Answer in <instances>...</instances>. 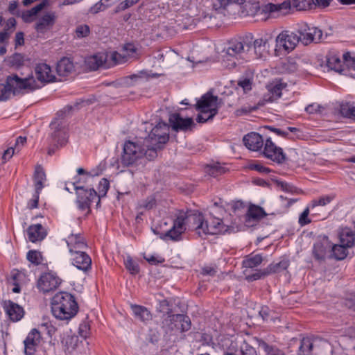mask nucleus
<instances>
[{"mask_svg":"<svg viewBox=\"0 0 355 355\" xmlns=\"http://www.w3.org/2000/svg\"><path fill=\"white\" fill-rule=\"evenodd\" d=\"M187 228L194 231L200 237L221 234L227 230V226L223 220L211 214L205 216L201 213L188 214L180 211L173 226L165 232L163 238L177 241Z\"/></svg>","mask_w":355,"mask_h":355,"instance_id":"nucleus-1","label":"nucleus"},{"mask_svg":"<svg viewBox=\"0 0 355 355\" xmlns=\"http://www.w3.org/2000/svg\"><path fill=\"white\" fill-rule=\"evenodd\" d=\"M78 306L74 297L67 292L55 294L51 300L53 315L60 320H69L78 312Z\"/></svg>","mask_w":355,"mask_h":355,"instance_id":"nucleus-2","label":"nucleus"},{"mask_svg":"<svg viewBox=\"0 0 355 355\" xmlns=\"http://www.w3.org/2000/svg\"><path fill=\"white\" fill-rule=\"evenodd\" d=\"M252 44L243 38L230 40L223 51V62L227 68L234 67L240 59H245Z\"/></svg>","mask_w":355,"mask_h":355,"instance_id":"nucleus-3","label":"nucleus"},{"mask_svg":"<svg viewBox=\"0 0 355 355\" xmlns=\"http://www.w3.org/2000/svg\"><path fill=\"white\" fill-rule=\"evenodd\" d=\"M169 139V127L159 122L150 131L148 137L143 139V144L148 148V155L150 158L157 156V150L163 148Z\"/></svg>","mask_w":355,"mask_h":355,"instance_id":"nucleus-4","label":"nucleus"},{"mask_svg":"<svg viewBox=\"0 0 355 355\" xmlns=\"http://www.w3.org/2000/svg\"><path fill=\"white\" fill-rule=\"evenodd\" d=\"M148 148H146L143 144V139L135 142L127 141L125 142L123 148V154L121 158V164L124 166H133L137 164V162L146 157L151 160L148 155Z\"/></svg>","mask_w":355,"mask_h":355,"instance_id":"nucleus-5","label":"nucleus"},{"mask_svg":"<svg viewBox=\"0 0 355 355\" xmlns=\"http://www.w3.org/2000/svg\"><path fill=\"white\" fill-rule=\"evenodd\" d=\"M349 51H340L336 49H330L325 58V64H321V67L327 68V71H334L335 72L343 73L345 69L346 63H349L347 58L349 55ZM349 62H352L349 60Z\"/></svg>","mask_w":355,"mask_h":355,"instance_id":"nucleus-6","label":"nucleus"},{"mask_svg":"<svg viewBox=\"0 0 355 355\" xmlns=\"http://www.w3.org/2000/svg\"><path fill=\"white\" fill-rule=\"evenodd\" d=\"M7 84L13 95L23 94L39 88L33 76L20 78L17 74H12L7 77Z\"/></svg>","mask_w":355,"mask_h":355,"instance_id":"nucleus-7","label":"nucleus"},{"mask_svg":"<svg viewBox=\"0 0 355 355\" xmlns=\"http://www.w3.org/2000/svg\"><path fill=\"white\" fill-rule=\"evenodd\" d=\"M76 193V204L80 210L90 211V207L93 202H96V206L100 204V196L93 188H85L83 185H76L75 183Z\"/></svg>","mask_w":355,"mask_h":355,"instance_id":"nucleus-8","label":"nucleus"},{"mask_svg":"<svg viewBox=\"0 0 355 355\" xmlns=\"http://www.w3.org/2000/svg\"><path fill=\"white\" fill-rule=\"evenodd\" d=\"M329 343L325 340H312L304 338L299 347V355H324V350H329Z\"/></svg>","mask_w":355,"mask_h":355,"instance_id":"nucleus-9","label":"nucleus"},{"mask_svg":"<svg viewBox=\"0 0 355 355\" xmlns=\"http://www.w3.org/2000/svg\"><path fill=\"white\" fill-rule=\"evenodd\" d=\"M162 324L171 330L177 329L181 332L187 331L191 326L189 317L183 314L168 315L164 318Z\"/></svg>","mask_w":355,"mask_h":355,"instance_id":"nucleus-10","label":"nucleus"},{"mask_svg":"<svg viewBox=\"0 0 355 355\" xmlns=\"http://www.w3.org/2000/svg\"><path fill=\"white\" fill-rule=\"evenodd\" d=\"M300 37V42L307 45L312 42H318L322 40V31L316 27H310L304 25L296 33Z\"/></svg>","mask_w":355,"mask_h":355,"instance_id":"nucleus-11","label":"nucleus"},{"mask_svg":"<svg viewBox=\"0 0 355 355\" xmlns=\"http://www.w3.org/2000/svg\"><path fill=\"white\" fill-rule=\"evenodd\" d=\"M51 130L53 131L51 134V143L57 146H62L67 142V131L61 120L55 119L50 125Z\"/></svg>","mask_w":355,"mask_h":355,"instance_id":"nucleus-12","label":"nucleus"},{"mask_svg":"<svg viewBox=\"0 0 355 355\" xmlns=\"http://www.w3.org/2000/svg\"><path fill=\"white\" fill-rule=\"evenodd\" d=\"M60 279L52 272H46L40 276L37 281V288L44 293H49L58 288Z\"/></svg>","mask_w":355,"mask_h":355,"instance_id":"nucleus-13","label":"nucleus"},{"mask_svg":"<svg viewBox=\"0 0 355 355\" xmlns=\"http://www.w3.org/2000/svg\"><path fill=\"white\" fill-rule=\"evenodd\" d=\"M300 42V37L295 32L288 31H282L276 38V45L286 51H292Z\"/></svg>","mask_w":355,"mask_h":355,"instance_id":"nucleus-14","label":"nucleus"},{"mask_svg":"<svg viewBox=\"0 0 355 355\" xmlns=\"http://www.w3.org/2000/svg\"><path fill=\"white\" fill-rule=\"evenodd\" d=\"M263 155L266 157L278 164H282L286 160V155L282 148L277 146L270 138L266 140Z\"/></svg>","mask_w":355,"mask_h":355,"instance_id":"nucleus-15","label":"nucleus"},{"mask_svg":"<svg viewBox=\"0 0 355 355\" xmlns=\"http://www.w3.org/2000/svg\"><path fill=\"white\" fill-rule=\"evenodd\" d=\"M137 48L132 43H128L125 44L122 49L123 53H118L114 51L110 55V60L112 62V64L116 65L125 63L130 58L137 57Z\"/></svg>","mask_w":355,"mask_h":355,"instance_id":"nucleus-16","label":"nucleus"},{"mask_svg":"<svg viewBox=\"0 0 355 355\" xmlns=\"http://www.w3.org/2000/svg\"><path fill=\"white\" fill-rule=\"evenodd\" d=\"M220 106L221 103L218 96H214L210 92L202 95L195 105L196 110H211L212 109H215L217 112Z\"/></svg>","mask_w":355,"mask_h":355,"instance_id":"nucleus-17","label":"nucleus"},{"mask_svg":"<svg viewBox=\"0 0 355 355\" xmlns=\"http://www.w3.org/2000/svg\"><path fill=\"white\" fill-rule=\"evenodd\" d=\"M2 306L10 320L17 322L24 317V309L19 304L10 300H8L3 301Z\"/></svg>","mask_w":355,"mask_h":355,"instance_id":"nucleus-18","label":"nucleus"},{"mask_svg":"<svg viewBox=\"0 0 355 355\" xmlns=\"http://www.w3.org/2000/svg\"><path fill=\"white\" fill-rule=\"evenodd\" d=\"M65 241L70 254L83 251L87 248L85 240L80 234H71Z\"/></svg>","mask_w":355,"mask_h":355,"instance_id":"nucleus-19","label":"nucleus"},{"mask_svg":"<svg viewBox=\"0 0 355 355\" xmlns=\"http://www.w3.org/2000/svg\"><path fill=\"white\" fill-rule=\"evenodd\" d=\"M71 257L72 264L78 270L87 272L91 268L92 259L84 251L71 254Z\"/></svg>","mask_w":355,"mask_h":355,"instance_id":"nucleus-20","label":"nucleus"},{"mask_svg":"<svg viewBox=\"0 0 355 355\" xmlns=\"http://www.w3.org/2000/svg\"><path fill=\"white\" fill-rule=\"evenodd\" d=\"M41 334L37 329H33L28 334L24 341V352L26 355H32L36 346H37L41 340Z\"/></svg>","mask_w":355,"mask_h":355,"instance_id":"nucleus-21","label":"nucleus"},{"mask_svg":"<svg viewBox=\"0 0 355 355\" xmlns=\"http://www.w3.org/2000/svg\"><path fill=\"white\" fill-rule=\"evenodd\" d=\"M35 75L41 83H51L55 80V76L51 67L45 63H40L35 67Z\"/></svg>","mask_w":355,"mask_h":355,"instance_id":"nucleus-22","label":"nucleus"},{"mask_svg":"<svg viewBox=\"0 0 355 355\" xmlns=\"http://www.w3.org/2000/svg\"><path fill=\"white\" fill-rule=\"evenodd\" d=\"M169 122L173 129L177 131H186L193 125V121L191 118H182L178 113L171 114Z\"/></svg>","mask_w":355,"mask_h":355,"instance_id":"nucleus-23","label":"nucleus"},{"mask_svg":"<svg viewBox=\"0 0 355 355\" xmlns=\"http://www.w3.org/2000/svg\"><path fill=\"white\" fill-rule=\"evenodd\" d=\"M244 145L250 150L257 151L263 146L262 137L257 132H250L244 136L243 139Z\"/></svg>","mask_w":355,"mask_h":355,"instance_id":"nucleus-24","label":"nucleus"},{"mask_svg":"<svg viewBox=\"0 0 355 355\" xmlns=\"http://www.w3.org/2000/svg\"><path fill=\"white\" fill-rule=\"evenodd\" d=\"M108 55L105 53H98L87 58L85 63L90 70H96L99 67L107 68L110 64L107 63Z\"/></svg>","mask_w":355,"mask_h":355,"instance_id":"nucleus-25","label":"nucleus"},{"mask_svg":"<svg viewBox=\"0 0 355 355\" xmlns=\"http://www.w3.org/2000/svg\"><path fill=\"white\" fill-rule=\"evenodd\" d=\"M56 16L54 12L44 14L35 24V30L39 33H44L54 25Z\"/></svg>","mask_w":355,"mask_h":355,"instance_id":"nucleus-26","label":"nucleus"},{"mask_svg":"<svg viewBox=\"0 0 355 355\" xmlns=\"http://www.w3.org/2000/svg\"><path fill=\"white\" fill-rule=\"evenodd\" d=\"M331 243L327 239L316 242L313 248V254L315 259L323 261L329 257Z\"/></svg>","mask_w":355,"mask_h":355,"instance_id":"nucleus-27","label":"nucleus"},{"mask_svg":"<svg viewBox=\"0 0 355 355\" xmlns=\"http://www.w3.org/2000/svg\"><path fill=\"white\" fill-rule=\"evenodd\" d=\"M291 8V3L290 1L286 0L279 4H274L272 3H267L262 6L261 12L271 16L275 12H282L285 14Z\"/></svg>","mask_w":355,"mask_h":355,"instance_id":"nucleus-28","label":"nucleus"},{"mask_svg":"<svg viewBox=\"0 0 355 355\" xmlns=\"http://www.w3.org/2000/svg\"><path fill=\"white\" fill-rule=\"evenodd\" d=\"M78 175L75 178V181L73 182V185L75 187V183L76 185H82V183H87L94 177L98 176L101 174V171L96 168L92 169L91 171H87L83 168H78L77 169Z\"/></svg>","mask_w":355,"mask_h":355,"instance_id":"nucleus-29","label":"nucleus"},{"mask_svg":"<svg viewBox=\"0 0 355 355\" xmlns=\"http://www.w3.org/2000/svg\"><path fill=\"white\" fill-rule=\"evenodd\" d=\"M28 240L35 243L43 240L46 236V231L41 224L32 225L27 229Z\"/></svg>","mask_w":355,"mask_h":355,"instance_id":"nucleus-30","label":"nucleus"},{"mask_svg":"<svg viewBox=\"0 0 355 355\" xmlns=\"http://www.w3.org/2000/svg\"><path fill=\"white\" fill-rule=\"evenodd\" d=\"M130 308L135 318L139 321L144 323H147L152 320V314L146 307L131 304Z\"/></svg>","mask_w":355,"mask_h":355,"instance_id":"nucleus-31","label":"nucleus"},{"mask_svg":"<svg viewBox=\"0 0 355 355\" xmlns=\"http://www.w3.org/2000/svg\"><path fill=\"white\" fill-rule=\"evenodd\" d=\"M80 343L78 336L76 335H66L62 340L64 352L69 354L73 352Z\"/></svg>","mask_w":355,"mask_h":355,"instance_id":"nucleus-32","label":"nucleus"},{"mask_svg":"<svg viewBox=\"0 0 355 355\" xmlns=\"http://www.w3.org/2000/svg\"><path fill=\"white\" fill-rule=\"evenodd\" d=\"M340 243L352 248L355 242V232L349 227L342 228L339 232Z\"/></svg>","mask_w":355,"mask_h":355,"instance_id":"nucleus-33","label":"nucleus"},{"mask_svg":"<svg viewBox=\"0 0 355 355\" xmlns=\"http://www.w3.org/2000/svg\"><path fill=\"white\" fill-rule=\"evenodd\" d=\"M26 279V275L22 271L15 269L11 272L10 283L14 285L12 289L13 293H18L20 292V286L25 282Z\"/></svg>","mask_w":355,"mask_h":355,"instance_id":"nucleus-34","label":"nucleus"},{"mask_svg":"<svg viewBox=\"0 0 355 355\" xmlns=\"http://www.w3.org/2000/svg\"><path fill=\"white\" fill-rule=\"evenodd\" d=\"M74 66L68 58H62L57 64L56 71L59 76H66L73 70Z\"/></svg>","mask_w":355,"mask_h":355,"instance_id":"nucleus-35","label":"nucleus"},{"mask_svg":"<svg viewBox=\"0 0 355 355\" xmlns=\"http://www.w3.org/2000/svg\"><path fill=\"white\" fill-rule=\"evenodd\" d=\"M349 248V247H347L345 245L342 243L340 245L335 244L333 245L331 244L329 257L334 258L337 260H343L347 257V249Z\"/></svg>","mask_w":355,"mask_h":355,"instance_id":"nucleus-36","label":"nucleus"},{"mask_svg":"<svg viewBox=\"0 0 355 355\" xmlns=\"http://www.w3.org/2000/svg\"><path fill=\"white\" fill-rule=\"evenodd\" d=\"M266 216L263 209L259 206L252 205L249 207L246 217L248 220L252 219L253 220H260Z\"/></svg>","mask_w":355,"mask_h":355,"instance_id":"nucleus-37","label":"nucleus"},{"mask_svg":"<svg viewBox=\"0 0 355 355\" xmlns=\"http://www.w3.org/2000/svg\"><path fill=\"white\" fill-rule=\"evenodd\" d=\"M44 6L45 3L42 2L35 6V7H33V8H31V10L24 11L21 15L23 20L26 23L33 21L35 17L37 15L39 12H40L44 8Z\"/></svg>","mask_w":355,"mask_h":355,"instance_id":"nucleus-38","label":"nucleus"},{"mask_svg":"<svg viewBox=\"0 0 355 355\" xmlns=\"http://www.w3.org/2000/svg\"><path fill=\"white\" fill-rule=\"evenodd\" d=\"M286 87V84L281 82H275L268 86V92L271 94L270 100L273 101L282 96V91Z\"/></svg>","mask_w":355,"mask_h":355,"instance_id":"nucleus-39","label":"nucleus"},{"mask_svg":"<svg viewBox=\"0 0 355 355\" xmlns=\"http://www.w3.org/2000/svg\"><path fill=\"white\" fill-rule=\"evenodd\" d=\"M263 261L260 254L248 256L243 261V266L245 268H253L259 266Z\"/></svg>","mask_w":355,"mask_h":355,"instance_id":"nucleus-40","label":"nucleus"},{"mask_svg":"<svg viewBox=\"0 0 355 355\" xmlns=\"http://www.w3.org/2000/svg\"><path fill=\"white\" fill-rule=\"evenodd\" d=\"M199 114L197 116L196 121L198 123H205L209 120H211L218 113L215 109L211 110H198Z\"/></svg>","mask_w":355,"mask_h":355,"instance_id":"nucleus-41","label":"nucleus"},{"mask_svg":"<svg viewBox=\"0 0 355 355\" xmlns=\"http://www.w3.org/2000/svg\"><path fill=\"white\" fill-rule=\"evenodd\" d=\"M27 260L35 266L42 264L44 259L42 253L36 250H31L26 254Z\"/></svg>","mask_w":355,"mask_h":355,"instance_id":"nucleus-42","label":"nucleus"},{"mask_svg":"<svg viewBox=\"0 0 355 355\" xmlns=\"http://www.w3.org/2000/svg\"><path fill=\"white\" fill-rule=\"evenodd\" d=\"M259 346L264 351L266 355H285L283 351L275 346L269 345L264 341H261Z\"/></svg>","mask_w":355,"mask_h":355,"instance_id":"nucleus-43","label":"nucleus"},{"mask_svg":"<svg viewBox=\"0 0 355 355\" xmlns=\"http://www.w3.org/2000/svg\"><path fill=\"white\" fill-rule=\"evenodd\" d=\"M352 60V62H349L350 63H346L345 66V71L343 73L344 75L351 76L355 78V54L349 53L347 60Z\"/></svg>","mask_w":355,"mask_h":355,"instance_id":"nucleus-44","label":"nucleus"},{"mask_svg":"<svg viewBox=\"0 0 355 355\" xmlns=\"http://www.w3.org/2000/svg\"><path fill=\"white\" fill-rule=\"evenodd\" d=\"M340 112L344 117L355 119V106L349 103L341 104Z\"/></svg>","mask_w":355,"mask_h":355,"instance_id":"nucleus-45","label":"nucleus"},{"mask_svg":"<svg viewBox=\"0 0 355 355\" xmlns=\"http://www.w3.org/2000/svg\"><path fill=\"white\" fill-rule=\"evenodd\" d=\"M313 0H293V6L298 10L311 9L313 7Z\"/></svg>","mask_w":355,"mask_h":355,"instance_id":"nucleus-46","label":"nucleus"},{"mask_svg":"<svg viewBox=\"0 0 355 355\" xmlns=\"http://www.w3.org/2000/svg\"><path fill=\"white\" fill-rule=\"evenodd\" d=\"M124 265L126 269L132 275H136L139 272V267L130 256H128L124 260Z\"/></svg>","mask_w":355,"mask_h":355,"instance_id":"nucleus-47","label":"nucleus"},{"mask_svg":"<svg viewBox=\"0 0 355 355\" xmlns=\"http://www.w3.org/2000/svg\"><path fill=\"white\" fill-rule=\"evenodd\" d=\"M15 26L16 20L15 18L10 17L6 21L3 30L1 33H5L7 35V41L10 38L11 34L15 31Z\"/></svg>","mask_w":355,"mask_h":355,"instance_id":"nucleus-48","label":"nucleus"},{"mask_svg":"<svg viewBox=\"0 0 355 355\" xmlns=\"http://www.w3.org/2000/svg\"><path fill=\"white\" fill-rule=\"evenodd\" d=\"M332 200L333 197L330 196H324L319 198L318 199L313 200L309 205L312 207V209H313L317 206L327 205V204L330 203Z\"/></svg>","mask_w":355,"mask_h":355,"instance_id":"nucleus-49","label":"nucleus"},{"mask_svg":"<svg viewBox=\"0 0 355 355\" xmlns=\"http://www.w3.org/2000/svg\"><path fill=\"white\" fill-rule=\"evenodd\" d=\"M248 168L250 170L257 171L260 173L268 174L271 172V169L263 166L259 162H254L248 164Z\"/></svg>","mask_w":355,"mask_h":355,"instance_id":"nucleus-50","label":"nucleus"},{"mask_svg":"<svg viewBox=\"0 0 355 355\" xmlns=\"http://www.w3.org/2000/svg\"><path fill=\"white\" fill-rule=\"evenodd\" d=\"M225 172V167L220 166L219 164L209 166L207 168V173L209 175L214 178L223 174Z\"/></svg>","mask_w":355,"mask_h":355,"instance_id":"nucleus-51","label":"nucleus"},{"mask_svg":"<svg viewBox=\"0 0 355 355\" xmlns=\"http://www.w3.org/2000/svg\"><path fill=\"white\" fill-rule=\"evenodd\" d=\"M311 210H313L312 207L309 205L300 214L298 222L301 226H304L311 223V220L308 217Z\"/></svg>","mask_w":355,"mask_h":355,"instance_id":"nucleus-52","label":"nucleus"},{"mask_svg":"<svg viewBox=\"0 0 355 355\" xmlns=\"http://www.w3.org/2000/svg\"><path fill=\"white\" fill-rule=\"evenodd\" d=\"M240 351L242 355H257L256 349L245 341L241 345Z\"/></svg>","mask_w":355,"mask_h":355,"instance_id":"nucleus-53","label":"nucleus"},{"mask_svg":"<svg viewBox=\"0 0 355 355\" xmlns=\"http://www.w3.org/2000/svg\"><path fill=\"white\" fill-rule=\"evenodd\" d=\"M90 32L89 26L86 24L78 25L76 28V36L78 38H83L87 37Z\"/></svg>","mask_w":355,"mask_h":355,"instance_id":"nucleus-54","label":"nucleus"},{"mask_svg":"<svg viewBox=\"0 0 355 355\" xmlns=\"http://www.w3.org/2000/svg\"><path fill=\"white\" fill-rule=\"evenodd\" d=\"M11 94V90L7 84V81L6 82V84H0V101L7 100L10 98Z\"/></svg>","mask_w":355,"mask_h":355,"instance_id":"nucleus-55","label":"nucleus"},{"mask_svg":"<svg viewBox=\"0 0 355 355\" xmlns=\"http://www.w3.org/2000/svg\"><path fill=\"white\" fill-rule=\"evenodd\" d=\"M109 188H110V183H109L108 180L105 178L101 179V180L99 182L98 193V196H100V198L106 195Z\"/></svg>","mask_w":355,"mask_h":355,"instance_id":"nucleus-56","label":"nucleus"},{"mask_svg":"<svg viewBox=\"0 0 355 355\" xmlns=\"http://www.w3.org/2000/svg\"><path fill=\"white\" fill-rule=\"evenodd\" d=\"M288 266V262L287 261H282L275 264H271L269 266L270 272H278L281 270H285Z\"/></svg>","mask_w":355,"mask_h":355,"instance_id":"nucleus-57","label":"nucleus"},{"mask_svg":"<svg viewBox=\"0 0 355 355\" xmlns=\"http://www.w3.org/2000/svg\"><path fill=\"white\" fill-rule=\"evenodd\" d=\"M298 200L297 198H288L281 196L279 197V202L281 205L284 207V210H287L293 203Z\"/></svg>","mask_w":355,"mask_h":355,"instance_id":"nucleus-58","label":"nucleus"},{"mask_svg":"<svg viewBox=\"0 0 355 355\" xmlns=\"http://www.w3.org/2000/svg\"><path fill=\"white\" fill-rule=\"evenodd\" d=\"M238 85L243 88L245 92L252 89V80L250 78H245L238 82Z\"/></svg>","mask_w":355,"mask_h":355,"instance_id":"nucleus-59","label":"nucleus"},{"mask_svg":"<svg viewBox=\"0 0 355 355\" xmlns=\"http://www.w3.org/2000/svg\"><path fill=\"white\" fill-rule=\"evenodd\" d=\"M80 105L79 103H76L74 106L73 105H67L65 107H64L62 110L59 111L58 112V116L59 117H64L67 114H69L71 111L73 110H78V106Z\"/></svg>","mask_w":355,"mask_h":355,"instance_id":"nucleus-60","label":"nucleus"},{"mask_svg":"<svg viewBox=\"0 0 355 355\" xmlns=\"http://www.w3.org/2000/svg\"><path fill=\"white\" fill-rule=\"evenodd\" d=\"M107 7V6L105 5L104 2L101 0L90 8L89 12L93 14H96L104 10Z\"/></svg>","mask_w":355,"mask_h":355,"instance_id":"nucleus-61","label":"nucleus"},{"mask_svg":"<svg viewBox=\"0 0 355 355\" xmlns=\"http://www.w3.org/2000/svg\"><path fill=\"white\" fill-rule=\"evenodd\" d=\"M270 272V270L267 272H257L252 275H246V279L249 282L255 281L261 279L262 277L267 275Z\"/></svg>","mask_w":355,"mask_h":355,"instance_id":"nucleus-62","label":"nucleus"},{"mask_svg":"<svg viewBox=\"0 0 355 355\" xmlns=\"http://www.w3.org/2000/svg\"><path fill=\"white\" fill-rule=\"evenodd\" d=\"M46 174L41 167H37L34 174V181H45Z\"/></svg>","mask_w":355,"mask_h":355,"instance_id":"nucleus-63","label":"nucleus"},{"mask_svg":"<svg viewBox=\"0 0 355 355\" xmlns=\"http://www.w3.org/2000/svg\"><path fill=\"white\" fill-rule=\"evenodd\" d=\"M14 153L15 149L12 147L8 148L6 150H4L1 157L2 163L4 164L8 160H10L13 156Z\"/></svg>","mask_w":355,"mask_h":355,"instance_id":"nucleus-64","label":"nucleus"}]
</instances>
